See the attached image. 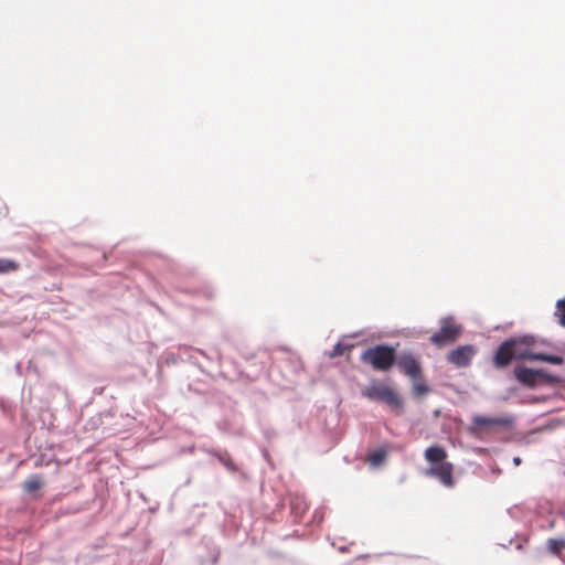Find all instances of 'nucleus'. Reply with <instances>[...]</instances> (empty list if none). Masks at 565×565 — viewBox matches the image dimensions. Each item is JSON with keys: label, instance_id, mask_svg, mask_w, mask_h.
<instances>
[{"label": "nucleus", "instance_id": "obj_1", "mask_svg": "<svg viewBox=\"0 0 565 565\" xmlns=\"http://www.w3.org/2000/svg\"><path fill=\"white\" fill-rule=\"evenodd\" d=\"M424 458L428 462V468L425 471L426 477L437 479L445 488L451 489L455 487V466L447 461L448 454L444 447L439 445L429 446L424 452Z\"/></svg>", "mask_w": 565, "mask_h": 565}, {"label": "nucleus", "instance_id": "obj_2", "mask_svg": "<svg viewBox=\"0 0 565 565\" xmlns=\"http://www.w3.org/2000/svg\"><path fill=\"white\" fill-rule=\"evenodd\" d=\"M516 340L504 341L495 352L494 365L497 367L507 366L514 358L543 361L554 365H561L564 363V359L559 355L535 353L530 350L521 352L516 349Z\"/></svg>", "mask_w": 565, "mask_h": 565}, {"label": "nucleus", "instance_id": "obj_6", "mask_svg": "<svg viewBox=\"0 0 565 565\" xmlns=\"http://www.w3.org/2000/svg\"><path fill=\"white\" fill-rule=\"evenodd\" d=\"M461 333V328L450 320H444L438 332L434 333L430 341L438 345H445L454 342Z\"/></svg>", "mask_w": 565, "mask_h": 565}, {"label": "nucleus", "instance_id": "obj_9", "mask_svg": "<svg viewBox=\"0 0 565 565\" xmlns=\"http://www.w3.org/2000/svg\"><path fill=\"white\" fill-rule=\"evenodd\" d=\"M515 377L522 384L533 387L544 377V373L540 370L519 367L515 370Z\"/></svg>", "mask_w": 565, "mask_h": 565}, {"label": "nucleus", "instance_id": "obj_8", "mask_svg": "<svg viewBox=\"0 0 565 565\" xmlns=\"http://www.w3.org/2000/svg\"><path fill=\"white\" fill-rule=\"evenodd\" d=\"M476 349L472 345H461L448 354V361L457 367H466L470 364Z\"/></svg>", "mask_w": 565, "mask_h": 565}, {"label": "nucleus", "instance_id": "obj_3", "mask_svg": "<svg viewBox=\"0 0 565 565\" xmlns=\"http://www.w3.org/2000/svg\"><path fill=\"white\" fill-rule=\"evenodd\" d=\"M396 360L395 349L385 344H377L366 349L361 361L371 365L375 371H388Z\"/></svg>", "mask_w": 565, "mask_h": 565}, {"label": "nucleus", "instance_id": "obj_18", "mask_svg": "<svg viewBox=\"0 0 565 565\" xmlns=\"http://www.w3.org/2000/svg\"><path fill=\"white\" fill-rule=\"evenodd\" d=\"M513 462L518 466V465H520V463H521V459H520L519 457H515V458L513 459Z\"/></svg>", "mask_w": 565, "mask_h": 565}, {"label": "nucleus", "instance_id": "obj_14", "mask_svg": "<svg viewBox=\"0 0 565 565\" xmlns=\"http://www.w3.org/2000/svg\"><path fill=\"white\" fill-rule=\"evenodd\" d=\"M555 317L558 323L565 327V298L556 302Z\"/></svg>", "mask_w": 565, "mask_h": 565}, {"label": "nucleus", "instance_id": "obj_10", "mask_svg": "<svg viewBox=\"0 0 565 565\" xmlns=\"http://www.w3.org/2000/svg\"><path fill=\"white\" fill-rule=\"evenodd\" d=\"M42 484L43 480L40 476H32L23 482L22 488L25 492L33 493L38 491Z\"/></svg>", "mask_w": 565, "mask_h": 565}, {"label": "nucleus", "instance_id": "obj_16", "mask_svg": "<svg viewBox=\"0 0 565 565\" xmlns=\"http://www.w3.org/2000/svg\"><path fill=\"white\" fill-rule=\"evenodd\" d=\"M351 348H352V345L342 344L341 342H339L333 347V350L330 353V356L337 358V356L343 355L345 352L350 351Z\"/></svg>", "mask_w": 565, "mask_h": 565}, {"label": "nucleus", "instance_id": "obj_17", "mask_svg": "<svg viewBox=\"0 0 565 565\" xmlns=\"http://www.w3.org/2000/svg\"><path fill=\"white\" fill-rule=\"evenodd\" d=\"M220 460H221V462H222V463H223L227 469H230V470H232V471H235V470H236V466H235V463L233 462L232 458H231L228 455L220 457Z\"/></svg>", "mask_w": 565, "mask_h": 565}, {"label": "nucleus", "instance_id": "obj_4", "mask_svg": "<svg viewBox=\"0 0 565 565\" xmlns=\"http://www.w3.org/2000/svg\"><path fill=\"white\" fill-rule=\"evenodd\" d=\"M362 394L371 401L383 402L393 409L402 411L403 408L401 396L393 387L383 382L374 381L370 383V385L363 390Z\"/></svg>", "mask_w": 565, "mask_h": 565}, {"label": "nucleus", "instance_id": "obj_11", "mask_svg": "<svg viewBox=\"0 0 565 565\" xmlns=\"http://www.w3.org/2000/svg\"><path fill=\"white\" fill-rule=\"evenodd\" d=\"M546 545L550 553L556 556H559L562 552L565 551L564 539H548Z\"/></svg>", "mask_w": 565, "mask_h": 565}, {"label": "nucleus", "instance_id": "obj_13", "mask_svg": "<svg viewBox=\"0 0 565 565\" xmlns=\"http://www.w3.org/2000/svg\"><path fill=\"white\" fill-rule=\"evenodd\" d=\"M429 392V387L426 385L420 377L417 380H413V393L415 396L420 397L426 395Z\"/></svg>", "mask_w": 565, "mask_h": 565}, {"label": "nucleus", "instance_id": "obj_5", "mask_svg": "<svg viewBox=\"0 0 565 565\" xmlns=\"http://www.w3.org/2000/svg\"><path fill=\"white\" fill-rule=\"evenodd\" d=\"M512 423L511 418L507 416L488 417L476 415L472 417L470 430L475 434L489 430L493 427H504Z\"/></svg>", "mask_w": 565, "mask_h": 565}, {"label": "nucleus", "instance_id": "obj_12", "mask_svg": "<svg viewBox=\"0 0 565 565\" xmlns=\"http://www.w3.org/2000/svg\"><path fill=\"white\" fill-rule=\"evenodd\" d=\"M20 267L19 263L8 258H0V274H7L18 270Z\"/></svg>", "mask_w": 565, "mask_h": 565}, {"label": "nucleus", "instance_id": "obj_15", "mask_svg": "<svg viewBox=\"0 0 565 565\" xmlns=\"http://www.w3.org/2000/svg\"><path fill=\"white\" fill-rule=\"evenodd\" d=\"M386 457L385 450L379 449L369 455V461L373 466H379Z\"/></svg>", "mask_w": 565, "mask_h": 565}, {"label": "nucleus", "instance_id": "obj_7", "mask_svg": "<svg viewBox=\"0 0 565 565\" xmlns=\"http://www.w3.org/2000/svg\"><path fill=\"white\" fill-rule=\"evenodd\" d=\"M395 363L399 371L412 380L422 377V366L412 353H403L396 358Z\"/></svg>", "mask_w": 565, "mask_h": 565}]
</instances>
